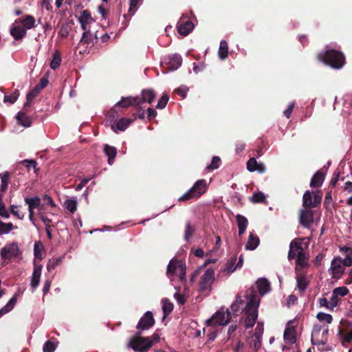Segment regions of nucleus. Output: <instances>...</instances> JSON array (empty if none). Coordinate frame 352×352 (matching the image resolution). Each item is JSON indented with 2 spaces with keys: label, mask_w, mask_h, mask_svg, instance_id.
I'll use <instances>...</instances> for the list:
<instances>
[{
  "label": "nucleus",
  "mask_w": 352,
  "mask_h": 352,
  "mask_svg": "<svg viewBox=\"0 0 352 352\" xmlns=\"http://www.w3.org/2000/svg\"><path fill=\"white\" fill-rule=\"evenodd\" d=\"M246 300L245 311L247 314V317L245 318V323L246 327L249 328L253 327L257 319V309L259 305V299L256 294H251L250 296L248 295Z\"/></svg>",
  "instance_id": "obj_1"
},
{
  "label": "nucleus",
  "mask_w": 352,
  "mask_h": 352,
  "mask_svg": "<svg viewBox=\"0 0 352 352\" xmlns=\"http://www.w3.org/2000/svg\"><path fill=\"white\" fill-rule=\"evenodd\" d=\"M318 58L319 60L335 69H340L345 63L344 55L336 50H329L324 54L320 53Z\"/></svg>",
  "instance_id": "obj_2"
},
{
  "label": "nucleus",
  "mask_w": 352,
  "mask_h": 352,
  "mask_svg": "<svg viewBox=\"0 0 352 352\" xmlns=\"http://www.w3.org/2000/svg\"><path fill=\"white\" fill-rule=\"evenodd\" d=\"M78 21L81 25L82 29L85 31L82 34V41H86L88 35L94 36V30L98 24L96 23L95 20L91 17L90 12L88 10H83L80 16L78 17Z\"/></svg>",
  "instance_id": "obj_3"
},
{
  "label": "nucleus",
  "mask_w": 352,
  "mask_h": 352,
  "mask_svg": "<svg viewBox=\"0 0 352 352\" xmlns=\"http://www.w3.org/2000/svg\"><path fill=\"white\" fill-rule=\"evenodd\" d=\"M208 184L205 179H199L185 194L179 197V201H187L192 198H199L206 192Z\"/></svg>",
  "instance_id": "obj_4"
},
{
  "label": "nucleus",
  "mask_w": 352,
  "mask_h": 352,
  "mask_svg": "<svg viewBox=\"0 0 352 352\" xmlns=\"http://www.w3.org/2000/svg\"><path fill=\"white\" fill-rule=\"evenodd\" d=\"M166 274L170 278L174 276H178L181 281L185 280V264L180 261L172 259L167 267Z\"/></svg>",
  "instance_id": "obj_5"
},
{
  "label": "nucleus",
  "mask_w": 352,
  "mask_h": 352,
  "mask_svg": "<svg viewBox=\"0 0 352 352\" xmlns=\"http://www.w3.org/2000/svg\"><path fill=\"white\" fill-rule=\"evenodd\" d=\"M129 346L135 351L146 352L153 346V340L149 337L144 338L135 335L130 339Z\"/></svg>",
  "instance_id": "obj_6"
},
{
  "label": "nucleus",
  "mask_w": 352,
  "mask_h": 352,
  "mask_svg": "<svg viewBox=\"0 0 352 352\" xmlns=\"http://www.w3.org/2000/svg\"><path fill=\"white\" fill-rule=\"evenodd\" d=\"M329 327L327 324H315L311 333L313 344H324L327 342Z\"/></svg>",
  "instance_id": "obj_7"
},
{
  "label": "nucleus",
  "mask_w": 352,
  "mask_h": 352,
  "mask_svg": "<svg viewBox=\"0 0 352 352\" xmlns=\"http://www.w3.org/2000/svg\"><path fill=\"white\" fill-rule=\"evenodd\" d=\"M230 319V314L228 309L221 308L207 320L209 326L226 325Z\"/></svg>",
  "instance_id": "obj_8"
},
{
  "label": "nucleus",
  "mask_w": 352,
  "mask_h": 352,
  "mask_svg": "<svg viewBox=\"0 0 352 352\" xmlns=\"http://www.w3.org/2000/svg\"><path fill=\"white\" fill-rule=\"evenodd\" d=\"M21 254L19 244L16 242H12L6 244L0 252L1 257L3 260H10L19 257Z\"/></svg>",
  "instance_id": "obj_9"
},
{
  "label": "nucleus",
  "mask_w": 352,
  "mask_h": 352,
  "mask_svg": "<svg viewBox=\"0 0 352 352\" xmlns=\"http://www.w3.org/2000/svg\"><path fill=\"white\" fill-rule=\"evenodd\" d=\"M346 265H344V261L340 257L334 258L331 263L329 269L330 274L333 278H340L344 272Z\"/></svg>",
  "instance_id": "obj_10"
},
{
  "label": "nucleus",
  "mask_w": 352,
  "mask_h": 352,
  "mask_svg": "<svg viewBox=\"0 0 352 352\" xmlns=\"http://www.w3.org/2000/svg\"><path fill=\"white\" fill-rule=\"evenodd\" d=\"M322 200V194L320 192H314V197L310 191L307 190L302 197L303 206L308 208H314L319 205Z\"/></svg>",
  "instance_id": "obj_11"
},
{
  "label": "nucleus",
  "mask_w": 352,
  "mask_h": 352,
  "mask_svg": "<svg viewBox=\"0 0 352 352\" xmlns=\"http://www.w3.org/2000/svg\"><path fill=\"white\" fill-rule=\"evenodd\" d=\"M182 58L180 55L174 54L166 57L162 64L169 71L177 69L182 65Z\"/></svg>",
  "instance_id": "obj_12"
},
{
  "label": "nucleus",
  "mask_w": 352,
  "mask_h": 352,
  "mask_svg": "<svg viewBox=\"0 0 352 352\" xmlns=\"http://www.w3.org/2000/svg\"><path fill=\"white\" fill-rule=\"evenodd\" d=\"M251 294H255L253 291L247 292L246 295L243 298L241 296H236L235 301L231 305L230 309L234 314H238L241 309L245 311V306L246 305V297L248 295L250 296Z\"/></svg>",
  "instance_id": "obj_13"
},
{
  "label": "nucleus",
  "mask_w": 352,
  "mask_h": 352,
  "mask_svg": "<svg viewBox=\"0 0 352 352\" xmlns=\"http://www.w3.org/2000/svg\"><path fill=\"white\" fill-rule=\"evenodd\" d=\"M214 279V272L212 269H208L201 276L200 287L201 290H206L210 287Z\"/></svg>",
  "instance_id": "obj_14"
},
{
  "label": "nucleus",
  "mask_w": 352,
  "mask_h": 352,
  "mask_svg": "<svg viewBox=\"0 0 352 352\" xmlns=\"http://www.w3.org/2000/svg\"><path fill=\"white\" fill-rule=\"evenodd\" d=\"M133 105L137 108H141V100L139 97H126L122 98L121 100L118 102L114 107L112 109V111H114L116 107H121L124 108L129 107V106Z\"/></svg>",
  "instance_id": "obj_15"
},
{
  "label": "nucleus",
  "mask_w": 352,
  "mask_h": 352,
  "mask_svg": "<svg viewBox=\"0 0 352 352\" xmlns=\"http://www.w3.org/2000/svg\"><path fill=\"white\" fill-rule=\"evenodd\" d=\"M155 323L153 314L151 311H146L144 315L140 318L137 329L140 330H146L153 326Z\"/></svg>",
  "instance_id": "obj_16"
},
{
  "label": "nucleus",
  "mask_w": 352,
  "mask_h": 352,
  "mask_svg": "<svg viewBox=\"0 0 352 352\" xmlns=\"http://www.w3.org/2000/svg\"><path fill=\"white\" fill-rule=\"evenodd\" d=\"M236 260L237 258L236 256H233L230 258L224 267L221 269L219 276L221 277L228 276L238 269L236 264Z\"/></svg>",
  "instance_id": "obj_17"
},
{
  "label": "nucleus",
  "mask_w": 352,
  "mask_h": 352,
  "mask_svg": "<svg viewBox=\"0 0 352 352\" xmlns=\"http://www.w3.org/2000/svg\"><path fill=\"white\" fill-rule=\"evenodd\" d=\"M10 34L16 40H19L26 35V30L19 21H16L10 28Z\"/></svg>",
  "instance_id": "obj_18"
},
{
  "label": "nucleus",
  "mask_w": 352,
  "mask_h": 352,
  "mask_svg": "<svg viewBox=\"0 0 352 352\" xmlns=\"http://www.w3.org/2000/svg\"><path fill=\"white\" fill-rule=\"evenodd\" d=\"M305 253L302 247L296 241H292L290 243V249L288 254V258L289 260L295 257L302 256Z\"/></svg>",
  "instance_id": "obj_19"
},
{
  "label": "nucleus",
  "mask_w": 352,
  "mask_h": 352,
  "mask_svg": "<svg viewBox=\"0 0 352 352\" xmlns=\"http://www.w3.org/2000/svg\"><path fill=\"white\" fill-rule=\"evenodd\" d=\"M42 265L34 263L33 273L31 277L30 285L35 289L39 285L41 276Z\"/></svg>",
  "instance_id": "obj_20"
},
{
  "label": "nucleus",
  "mask_w": 352,
  "mask_h": 352,
  "mask_svg": "<svg viewBox=\"0 0 352 352\" xmlns=\"http://www.w3.org/2000/svg\"><path fill=\"white\" fill-rule=\"evenodd\" d=\"M194 28L193 23L190 21H184L182 19L178 23L177 31L182 36L188 35Z\"/></svg>",
  "instance_id": "obj_21"
},
{
  "label": "nucleus",
  "mask_w": 352,
  "mask_h": 352,
  "mask_svg": "<svg viewBox=\"0 0 352 352\" xmlns=\"http://www.w3.org/2000/svg\"><path fill=\"white\" fill-rule=\"evenodd\" d=\"M300 222L304 227H310L314 222L313 212L310 210H301L300 214Z\"/></svg>",
  "instance_id": "obj_22"
},
{
  "label": "nucleus",
  "mask_w": 352,
  "mask_h": 352,
  "mask_svg": "<svg viewBox=\"0 0 352 352\" xmlns=\"http://www.w3.org/2000/svg\"><path fill=\"white\" fill-rule=\"evenodd\" d=\"M25 203L28 206V208H37L39 212L43 210V206L41 205V199L38 196H35L34 197H25Z\"/></svg>",
  "instance_id": "obj_23"
},
{
  "label": "nucleus",
  "mask_w": 352,
  "mask_h": 352,
  "mask_svg": "<svg viewBox=\"0 0 352 352\" xmlns=\"http://www.w3.org/2000/svg\"><path fill=\"white\" fill-rule=\"evenodd\" d=\"M324 177L325 175L322 171H317L311 179L310 186L312 188L321 186L324 182Z\"/></svg>",
  "instance_id": "obj_24"
},
{
  "label": "nucleus",
  "mask_w": 352,
  "mask_h": 352,
  "mask_svg": "<svg viewBox=\"0 0 352 352\" xmlns=\"http://www.w3.org/2000/svg\"><path fill=\"white\" fill-rule=\"evenodd\" d=\"M297 289L302 294L307 287V280L306 276L301 272H298L296 275Z\"/></svg>",
  "instance_id": "obj_25"
},
{
  "label": "nucleus",
  "mask_w": 352,
  "mask_h": 352,
  "mask_svg": "<svg viewBox=\"0 0 352 352\" xmlns=\"http://www.w3.org/2000/svg\"><path fill=\"white\" fill-rule=\"evenodd\" d=\"M256 284L261 295H264L270 290V284L265 278L258 279Z\"/></svg>",
  "instance_id": "obj_26"
},
{
  "label": "nucleus",
  "mask_w": 352,
  "mask_h": 352,
  "mask_svg": "<svg viewBox=\"0 0 352 352\" xmlns=\"http://www.w3.org/2000/svg\"><path fill=\"white\" fill-rule=\"evenodd\" d=\"M340 251L345 255V258L342 259L344 261V265L346 267L352 265V249L349 247H341Z\"/></svg>",
  "instance_id": "obj_27"
},
{
  "label": "nucleus",
  "mask_w": 352,
  "mask_h": 352,
  "mask_svg": "<svg viewBox=\"0 0 352 352\" xmlns=\"http://www.w3.org/2000/svg\"><path fill=\"white\" fill-rule=\"evenodd\" d=\"M155 98V94L151 89H144L142 91V98H140L141 100V105L143 102H146L152 103Z\"/></svg>",
  "instance_id": "obj_28"
},
{
  "label": "nucleus",
  "mask_w": 352,
  "mask_h": 352,
  "mask_svg": "<svg viewBox=\"0 0 352 352\" xmlns=\"http://www.w3.org/2000/svg\"><path fill=\"white\" fill-rule=\"evenodd\" d=\"M259 242L260 240L258 237L252 233H250L249 234L248 242L245 244V249L248 250H254L258 247Z\"/></svg>",
  "instance_id": "obj_29"
},
{
  "label": "nucleus",
  "mask_w": 352,
  "mask_h": 352,
  "mask_svg": "<svg viewBox=\"0 0 352 352\" xmlns=\"http://www.w3.org/2000/svg\"><path fill=\"white\" fill-rule=\"evenodd\" d=\"M338 335L340 336V341L343 346H345L346 344L350 343L352 341V326L351 327L349 331L344 332L343 330L340 329L339 331Z\"/></svg>",
  "instance_id": "obj_30"
},
{
  "label": "nucleus",
  "mask_w": 352,
  "mask_h": 352,
  "mask_svg": "<svg viewBox=\"0 0 352 352\" xmlns=\"http://www.w3.org/2000/svg\"><path fill=\"white\" fill-rule=\"evenodd\" d=\"M20 23L25 28L30 30L35 27L36 21L34 16L31 15H26L21 20H19Z\"/></svg>",
  "instance_id": "obj_31"
},
{
  "label": "nucleus",
  "mask_w": 352,
  "mask_h": 352,
  "mask_svg": "<svg viewBox=\"0 0 352 352\" xmlns=\"http://www.w3.org/2000/svg\"><path fill=\"white\" fill-rule=\"evenodd\" d=\"M104 151L105 154L108 156V162L110 165L113 164V160L117 154V151L115 147L105 145L104 147Z\"/></svg>",
  "instance_id": "obj_32"
},
{
  "label": "nucleus",
  "mask_w": 352,
  "mask_h": 352,
  "mask_svg": "<svg viewBox=\"0 0 352 352\" xmlns=\"http://www.w3.org/2000/svg\"><path fill=\"white\" fill-rule=\"evenodd\" d=\"M18 122L24 127H28L31 124V119L29 116L22 112H19L16 116Z\"/></svg>",
  "instance_id": "obj_33"
},
{
  "label": "nucleus",
  "mask_w": 352,
  "mask_h": 352,
  "mask_svg": "<svg viewBox=\"0 0 352 352\" xmlns=\"http://www.w3.org/2000/svg\"><path fill=\"white\" fill-rule=\"evenodd\" d=\"M16 302V296H13L9 302L2 308L0 309V317L3 316V314L10 311L14 307Z\"/></svg>",
  "instance_id": "obj_34"
},
{
  "label": "nucleus",
  "mask_w": 352,
  "mask_h": 352,
  "mask_svg": "<svg viewBox=\"0 0 352 352\" xmlns=\"http://www.w3.org/2000/svg\"><path fill=\"white\" fill-rule=\"evenodd\" d=\"M0 178L1 182V185L0 187V190L1 192H4L7 190L8 183H9V179H10V174L8 172L6 171L0 174Z\"/></svg>",
  "instance_id": "obj_35"
},
{
  "label": "nucleus",
  "mask_w": 352,
  "mask_h": 352,
  "mask_svg": "<svg viewBox=\"0 0 352 352\" xmlns=\"http://www.w3.org/2000/svg\"><path fill=\"white\" fill-rule=\"evenodd\" d=\"M248 344L250 348H253L256 351L261 346V338L252 336L249 338Z\"/></svg>",
  "instance_id": "obj_36"
},
{
  "label": "nucleus",
  "mask_w": 352,
  "mask_h": 352,
  "mask_svg": "<svg viewBox=\"0 0 352 352\" xmlns=\"http://www.w3.org/2000/svg\"><path fill=\"white\" fill-rule=\"evenodd\" d=\"M13 229H17V227L12 223H3L0 221V235L8 234Z\"/></svg>",
  "instance_id": "obj_37"
},
{
  "label": "nucleus",
  "mask_w": 352,
  "mask_h": 352,
  "mask_svg": "<svg viewBox=\"0 0 352 352\" xmlns=\"http://www.w3.org/2000/svg\"><path fill=\"white\" fill-rule=\"evenodd\" d=\"M228 47L226 41H221L219 49V56L221 59H225L228 56Z\"/></svg>",
  "instance_id": "obj_38"
},
{
  "label": "nucleus",
  "mask_w": 352,
  "mask_h": 352,
  "mask_svg": "<svg viewBox=\"0 0 352 352\" xmlns=\"http://www.w3.org/2000/svg\"><path fill=\"white\" fill-rule=\"evenodd\" d=\"M64 206L71 213H74L77 210V201L74 199H67L64 202Z\"/></svg>",
  "instance_id": "obj_39"
},
{
  "label": "nucleus",
  "mask_w": 352,
  "mask_h": 352,
  "mask_svg": "<svg viewBox=\"0 0 352 352\" xmlns=\"http://www.w3.org/2000/svg\"><path fill=\"white\" fill-rule=\"evenodd\" d=\"M284 339L289 343H293L295 340L294 330L293 328L287 327L284 332Z\"/></svg>",
  "instance_id": "obj_40"
},
{
  "label": "nucleus",
  "mask_w": 352,
  "mask_h": 352,
  "mask_svg": "<svg viewBox=\"0 0 352 352\" xmlns=\"http://www.w3.org/2000/svg\"><path fill=\"white\" fill-rule=\"evenodd\" d=\"M43 252V245L41 242L38 241L34 243V254L35 257L42 259Z\"/></svg>",
  "instance_id": "obj_41"
},
{
  "label": "nucleus",
  "mask_w": 352,
  "mask_h": 352,
  "mask_svg": "<svg viewBox=\"0 0 352 352\" xmlns=\"http://www.w3.org/2000/svg\"><path fill=\"white\" fill-rule=\"evenodd\" d=\"M162 309L164 311V317H166L173 310V305L166 299H163L162 301Z\"/></svg>",
  "instance_id": "obj_42"
},
{
  "label": "nucleus",
  "mask_w": 352,
  "mask_h": 352,
  "mask_svg": "<svg viewBox=\"0 0 352 352\" xmlns=\"http://www.w3.org/2000/svg\"><path fill=\"white\" fill-rule=\"evenodd\" d=\"M132 120L129 118H122L117 122V128L120 131H124L131 123Z\"/></svg>",
  "instance_id": "obj_43"
},
{
  "label": "nucleus",
  "mask_w": 352,
  "mask_h": 352,
  "mask_svg": "<svg viewBox=\"0 0 352 352\" xmlns=\"http://www.w3.org/2000/svg\"><path fill=\"white\" fill-rule=\"evenodd\" d=\"M61 63V58L58 53H55L53 54V58L50 63V67L52 69H56L58 68Z\"/></svg>",
  "instance_id": "obj_44"
},
{
  "label": "nucleus",
  "mask_w": 352,
  "mask_h": 352,
  "mask_svg": "<svg viewBox=\"0 0 352 352\" xmlns=\"http://www.w3.org/2000/svg\"><path fill=\"white\" fill-rule=\"evenodd\" d=\"M316 317L320 322H323L327 324H330L332 322V316L328 314L320 312L317 314Z\"/></svg>",
  "instance_id": "obj_45"
},
{
  "label": "nucleus",
  "mask_w": 352,
  "mask_h": 352,
  "mask_svg": "<svg viewBox=\"0 0 352 352\" xmlns=\"http://www.w3.org/2000/svg\"><path fill=\"white\" fill-rule=\"evenodd\" d=\"M333 292L338 297H343L349 294V289L346 287H338L333 289Z\"/></svg>",
  "instance_id": "obj_46"
},
{
  "label": "nucleus",
  "mask_w": 352,
  "mask_h": 352,
  "mask_svg": "<svg viewBox=\"0 0 352 352\" xmlns=\"http://www.w3.org/2000/svg\"><path fill=\"white\" fill-rule=\"evenodd\" d=\"M19 96V92L18 90H15L12 94L10 95H6L4 96V102H10V104L14 103L16 100L18 99V97Z\"/></svg>",
  "instance_id": "obj_47"
},
{
  "label": "nucleus",
  "mask_w": 352,
  "mask_h": 352,
  "mask_svg": "<svg viewBox=\"0 0 352 352\" xmlns=\"http://www.w3.org/2000/svg\"><path fill=\"white\" fill-rule=\"evenodd\" d=\"M238 228H247L248 221L246 217L241 214H237L236 216Z\"/></svg>",
  "instance_id": "obj_48"
},
{
  "label": "nucleus",
  "mask_w": 352,
  "mask_h": 352,
  "mask_svg": "<svg viewBox=\"0 0 352 352\" xmlns=\"http://www.w3.org/2000/svg\"><path fill=\"white\" fill-rule=\"evenodd\" d=\"M62 262V258L60 257L53 258L49 261L47 265V269L48 271H50L52 270H54Z\"/></svg>",
  "instance_id": "obj_49"
},
{
  "label": "nucleus",
  "mask_w": 352,
  "mask_h": 352,
  "mask_svg": "<svg viewBox=\"0 0 352 352\" xmlns=\"http://www.w3.org/2000/svg\"><path fill=\"white\" fill-rule=\"evenodd\" d=\"M265 197L261 192H255L251 197L250 200L254 203H260L265 201Z\"/></svg>",
  "instance_id": "obj_50"
},
{
  "label": "nucleus",
  "mask_w": 352,
  "mask_h": 352,
  "mask_svg": "<svg viewBox=\"0 0 352 352\" xmlns=\"http://www.w3.org/2000/svg\"><path fill=\"white\" fill-rule=\"evenodd\" d=\"M56 348V344L51 341L46 342L43 347V352H54Z\"/></svg>",
  "instance_id": "obj_51"
},
{
  "label": "nucleus",
  "mask_w": 352,
  "mask_h": 352,
  "mask_svg": "<svg viewBox=\"0 0 352 352\" xmlns=\"http://www.w3.org/2000/svg\"><path fill=\"white\" fill-rule=\"evenodd\" d=\"M169 97L167 94H164L158 101L157 108L160 109H164L168 101Z\"/></svg>",
  "instance_id": "obj_52"
},
{
  "label": "nucleus",
  "mask_w": 352,
  "mask_h": 352,
  "mask_svg": "<svg viewBox=\"0 0 352 352\" xmlns=\"http://www.w3.org/2000/svg\"><path fill=\"white\" fill-rule=\"evenodd\" d=\"M130 1V7H129V13L131 14H134V13L138 10V6L142 0H129Z\"/></svg>",
  "instance_id": "obj_53"
},
{
  "label": "nucleus",
  "mask_w": 352,
  "mask_h": 352,
  "mask_svg": "<svg viewBox=\"0 0 352 352\" xmlns=\"http://www.w3.org/2000/svg\"><path fill=\"white\" fill-rule=\"evenodd\" d=\"M11 212L19 219L24 218V214L21 212L19 207L17 206L12 205L11 206Z\"/></svg>",
  "instance_id": "obj_54"
},
{
  "label": "nucleus",
  "mask_w": 352,
  "mask_h": 352,
  "mask_svg": "<svg viewBox=\"0 0 352 352\" xmlns=\"http://www.w3.org/2000/svg\"><path fill=\"white\" fill-rule=\"evenodd\" d=\"M257 162L254 158H250L247 162V169L250 172H254L256 170Z\"/></svg>",
  "instance_id": "obj_55"
},
{
  "label": "nucleus",
  "mask_w": 352,
  "mask_h": 352,
  "mask_svg": "<svg viewBox=\"0 0 352 352\" xmlns=\"http://www.w3.org/2000/svg\"><path fill=\"white\" fill-rule=\"evenodd\" d=\"M219 164H220V158L219 157H214L212 158V162L210 164V165H208L207 166V168L214 170V169L219 168Z\"/></svg>",
  "instance_id": "obj_56"
},
{
  "label": "nucleus",
  "mask_w": 352,
  "mask_h": 352,
  "mask_svg": "<svg viewBox=\"0 0 352 352\" xmlns=\"http://www.w3.org/2000/svg\"><path fill=\"white\" fill-rule=\"evenodd\" d=\"M340 302V298L337 296H335L334 293L332 292L331 296L329 300V307H332L333 309L334 307H337L338 303Z\"/></svg>",
  "instance_id": "obj_57"
},
{
  "label": "nucleus",
  "mask_w": 352,
  "mask_h": 352,
  "mask_svg": "<svg viewBox=\"0 0 352 352\" xmlns=\"http://www.w3.org/2000/svg\"><path fill=\"white\" fill-rule=\"evenodd\" d=\"M188 91V89L186 86L182 85L181 87H178L177 89H175V92L181 97L185 98L186 96V94Z\"/></svg>",
  "instance_id": "obj_58"
},
{
  "label": "nucleus",
  "mask_w": 352,
  "mask_h": 352,
  "mask_svg": "<svg viewBox=\"0 0 352 352\" xmlns=\"http://www.w3.org/2000/svg\"><path fill=\"white\" fill-rule=\"evenodd\" d=\"M193 228L191 227L190 223H187L186 225V230H185V239L188 241L192 236L193 233Z\"/></svg>",
  "instance_id": "obj_59"
},
{
  "label": "nucleus",
  "mask_w": 352,
  "mask_h": 352,
  "mask_svg": "<svg viewBox=\"0 0 352 352\" xmlns=\"http://www.w3.org/2000/svg\"><path fill=\"white\" fill-rule=\"evenodd\" d=\"M263 333V324L258 322L255 329V331H254V333L253 334V336H255L256 337L261 338Z\"/></svg>",
  "instance_id": "obj_60"
},
{
  "label": "nucleus",
  "mask_w": 352,
  "mask_h": 352,
  "mask_svg": "<svg viewBox=\"0 0 352 352\" xmlns=\"http://www.w3.org/2000/svg\"><path fill=\"white\" fill-rule=\"evenodd\" d=\"M38 216L40 219L45 223V226H50V223H51V219L46 217L45 213L42 211L38 212Z\"/></svg>",
  "instance_id": "obj_61"
},
{
  "label": "nucleus",
  "mask_w": 352,
  "mask_h": 352,
  "mask_svg": "<svg viewBox=\"0 0 352 352\" xmlns=\"http://www.w3.org/2000/svg\"><path fill=\"white\" fill-rule=\"evenodd\" d=\"M319 305L320 307H325L328 309H333L332 307H329V300L326 298H320L319 299Z\"/></svg>",
  "instance_id": "obj_62"
},
{
  "label": "nucleus",
  "mask_w": 352,
  "mask_h": 352,
  "mask_svg": "<svg viewBox=\"0 0 352 352\" xmlns=\"http://www.w3.org/2000/svg\"><path fill=\"white\" fill-rule=\"evenodd\" d=\"M307 258L305 254L303 255L302 256L297 257V265H299V266L303 267L307 265Z\"/></svg>",
  "instance_id": "obj_63"
},
{
  "label": "nucleus",
  "mask_w": 352,
  "mask_h": 352,
  "mask_svg": "<svg viewBox=\"0 0 352 352\" xmlns=\"http://www.w3.org/2000/svg\"><path fill=\"white\" fill-rule=\"evenodd\" d=\"M20 163L23 164L28 169H29L30 167L35 168L36 164V163L34 160H23Z\"/></svg>",
  "instance_id": "obj_64"
}]
</instances>
